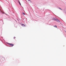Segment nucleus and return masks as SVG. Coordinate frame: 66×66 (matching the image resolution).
Returning <instances> with one entry per match:
<instances>
[{"instance_id":"obj_1","label":"nucleus","mask_w":66,"mask_h":66,"mask_svg":"<svg viewBox=\"0 0 66 66\" xmlns=\"http://www.w3.org/2000/svg\"><path fill=\"white\" fill-rule=\"evenodd\" d=\"M52 20H53L54 21H57V22H60V20H59L57 19H55L54 18H53L52 19Z\"/></svg>"},{"instance_id":"obj_2","label":"nucleus","mask_w":66,"mask_h":66,"mask_svg":"<svg viewBox=\"0 0 66 66\" xmlns=\"http://www.w3.org/2000/svg\"><path fill=\"white\" fill-rule=\"evenodd\" d=\"M7 43V44H8V45H10L12 47H13V46H14V44H13L9 43Z\"/></svg>"},{"instance_id":"obj_3","label":"nucleus","mask_w":66,"mask_h":66,"mask_svg":"<svg viewBox=\"0 0 66 66\" xmlns=\"http://www.w3.org/2000/svg\"><path fill=\"white\" fill-rule=\"evenodd\" d=\"M21 25L22 26H23V27H25L26 26L24 24H23L22 23H21Z\"/></svg>"},{"instance_id":"obj_4","label":"nucleus","mask_w":66,"mask_h":66,"mask_svg":"<svg viewBox=\"0 0 66 66\" xmlns=\"http://www.w3.org/2000/svg\"><path fill=\"white\" fill-rule=\"evenodd\" d=\"M18 2H19V4H20V5H21V4L20 3V2H19V1H18Z\"/></svg>"},{"instance_id":"obj_5","label":"nucleus","mask_w":66,"mask_h":66,"mask_svg":"<svg viewBox=\"0 0 66 66\" xmlns=\"http://www.w3.org/2000/svg\"><path fill=\"white\" fill-rule=\"evenodd\" d=\"M22 13L23 14V15H26V14H25L24 13V12H23V13Z\"/></svg>"},{"instance_id":"obj_6","label":"nucleus","mask_w":66,"mask_h":66,"mask_svg":"<svg viewBox=\"0 0 66 66\" xmlns=\"http://www.w3.org/2000/svg\"><path fill=\"white\" fill-rule=\"evenodd\" d=\"M54 27H55V28H57V26H54Z\"/></svg>"},{"instance_id":"obj_7","label":"nucleus","mask_w":66,"mask_h":66,"mask_svg":"<svg viewBox=\"0 0 66 66\" xmlns=\"http://www.w3.org/2000/svg\"><path fill=\"white\" fill-rule=\"evenodd\" d=\"M59 9H60V10H62V11H63V10H62L61 8H59Z\"/></svg>"},{"instance_id":"obj_8","label":"nucleus","mask_w":66,"mask_h":66,"mask_svg":"<svg viewBox=\"0 0 66 66\" xmlns=\"http://www.w3.org/2000/svg\"><path fill=\"white\" fill-rule=\"evenodd\" d=\"M15 38H16V37H14V39H15Z\"/></svg>"},{"instance_id":"obj_9","label":"nucleus","mask_w":66,"mask_h":66,"mask_svg":"<svg viewBox=\"0 0 66 66\" xmlns=\"http://www.w3.org/2000/svg\"><path fill=\"white\" fill-rule=\"evenodd\" d=\"M1 13H2V14H3V12L2 11H1Z\"/></svg>"},{"instance_id":"obj_10","label":"nucleus","mask_w":66,"mask_h":66,"mask_svg":"<svg viewBox=\"0 0 66 66\" xmlns=\"http://www.w3.org/2000/svg\"><path fill=\"white\" fill-rule=\"evenodd\" d=\"M28 1H30V2H31V1H30V0H28Z\"/></svg>"},{"instance_id":"obj_11","label":"nucleus","mask_w":66,"mask_h":66,"mask_svg":"<svg viewBox=\"0 0 66 66\" xmlns=\"http://www.w3.org/2000/svg\"><path fill=\"white\" fill-rule=\"evenodd\" d=\"M6 14V15H7Z\"/></svg>"},{"instance_id":"obj_12","label":"nucleus","mask_w":66,"mask_h":66,"mask_svg":"<svg viewBox=\"0 0 66 66\" xmlns=\"http://www.w3.org/2000/svg\"><path fill=\"white\" fill-rule=\"evenodd\" d=\"M25 19V18H24L23 19Z\"/></svg>"}]
</instances>
